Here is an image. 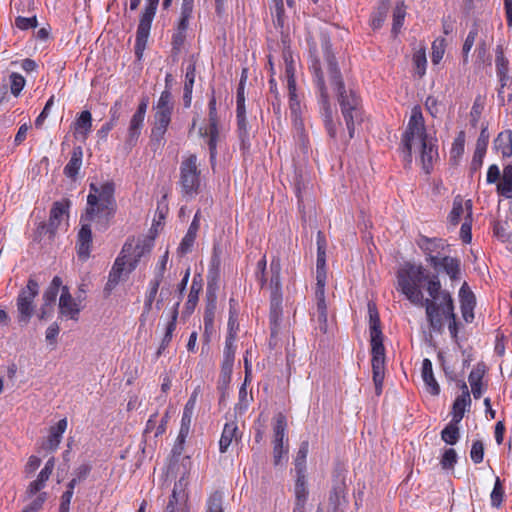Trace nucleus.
I'll use <instances>...</instances> for the list:
<instances>
[{"label":"nucleus","instance_id":"nucleus-1","mask_svg":"<svg viewBox=\"0 0 512 512\" xmlns=\"http://www.w3.org/2000/svg\"><path fill=\"white\" fill-rule=\"evenodd\" d=\"M397 290L414 305L426 308L427 319L433 330L443 326L439 310L450 321L456 319L450 293L441 289L438 275H430L422 265L405 263L397 272Z\"/></svg>","mask_w":512,"mask_h":512},{"label":"nucleus","instance_id":"nucleus-2","mask_svg":"<svg viewBox=\"0 0 512 512\" xmlns=\"http://www.w3.org/2000/svg\"><path fill=\"white\" fill-rule=\"evenodd\" d=\"M321 46L327 63L330 83L337 93L338 102L345 120L349 138L352 139L355 133V122L361 119V99L355 91L345 88L338 64L331 51L330 40L326 35H321Z\"/></svg>","mask_w":512,"mask_h":512},{"label":"nucleus","instance_id":"nucleus-3","mask_svg":"<svg viewBox=\"0 0 512 512\" xmlns=\"http://www.w3.org/2000/svg\"><path fill=\"white\" fill-rule=\"evenodd\" d=\"M405 158L411 162L413 150H418L424 171L429 174L438 157L435 140L426 133L424 118L419 107H414L407 128L402 136Z\"/></svg>","mask_w":512,"mask_h":512},{"label":"nucleus","instance_id":"nucleus-4","mask_svg":"<svg viewBox=\"0 0 512 512\" xmlns=\"http://www.w3.org/2000/svg\"><path fill=\"white\" fill-rule=\"evenodd\" d=\"M89 189L82 221L94 222L96 229L105 231L117 211L115 184L112 181H106L101 185L91 183Z\"/></svg>","mask_w":512,"mask_h":512},{"label":"nucleus","instance_id":"nucleus-5","mask_svg":"<svg viewBox=\"0 0 512 512\" xmlns=\"http://www.w3.org/2000/svg\"><path fill=\"white\" fill-rule=\"evenodd\" d=\"M154 109V124L151 129L150 140L153 145L156 144L159 146L162 144L164 135L171 123V117L174 109V102L170 89L162 91Z\"/></svg>","mask_w":512,"mask_h":512},{"label":"nucleus","instance_id":"nucleus-6","mask_svg":"<svg viewBox=\"0 0 512 512\" xmlns=\"http://www.w3.org/2000/svg\"><path fill=\"white\" fill-rule=\"evenodd\" d=\"M314 52L310 49L311 54V64L310 69L313 72L315 83L320 92V105H321V114L323 117V122L325 128L327 130L328 135L331 138H336L337 129L336 124L333 121V111L329 103V96L327 92V88L325 86L324 75L321 70L319 59L313 54Z\"/></svg>","mask_w":512,"mask_h":512},{"label":"nucleus","instance_id":"nucleus-7","mask_svg":"<svg viewBox=\"0 0 512 512\" xmlns=\"http://www.w3.org/2000/svg\"><path fill=\"white\" fill-rule=\"evenodd\" d=\"M201 170L198 167V159L191 154L181 161L179 184L184 197L192 198L199 193L201 185Z\"/></svg>","mask_w":512,"mask_h":512},{"label":"nucleus","instance_id":"nucleus-8","mask_svg":"<svg viewBox=\"0 0 512 512\" xmlns=\"http://www.w3.org/2000/svg\"><path fill=\"white\" fill-rule=\"evenodd\" d=\"M38 294L39 284L33 277H30L16 299L17 319L21 325H27L32 318L35 309L34 300Z\"/></svg>","mask_w":512,"mask_h":512},{"label":"nucleus","instance_id":"nucleus-9","mask_svg":"<svg viewBox=\"0 0 512 512\" xmlns=\"http://www.w3.org/2000/svg\"><path fill=\"white\" fill-rule=\"evenodd\" d=\"M159 1L160 0L145 1L146 4L144 11L140 16L135 41V54L139 59L142 57L143 51L145 50L150 35L151 25L155 17Z\"/></svg>","mask_w":512,"mask_h":512},{"label":"nucleus","instance_id":"nucleus-10","mask_svg":"<svg viewBox=\"0 0 512 512\" xmlns=\"http://www.w3.org/2000/svg\"><path fill=\"white\" fill-rule=\"evenodd\" d=\"M69 207L70 201L68 199L54 202L50 210L48 223L42 222L37 228L39 236L49 233L51 238L54 237L63 216L68 215Z\"/></svg>","mask_w":512,"mask_h":512},{"label":"nucleus","instance_id":"nucleus-11","mask_svg":"<svg viewBox=\"0 0 512 512\" xmlns=\"http://www.w3.org/2000/svg\"><path fill=\"white\" fill-rule=\"evenodd\" d=\"M372 353V372L373 381L375 384V391L377 395L382 392V385L384 380L385 370V348L383 343L371 344Z\"/></svg>","mask_w":512,"mask_h":512},{"label":"nucleus","instance_id":"nucleus-12","mask_svg":"<svg viewBox=\"0 0 512 512\" xmlns=\"http://www.w3.org/2000/svg\"><path fill=\"white\" fill-rule=\"evenodd\" d=\"M148 107V98H142L136 112L133 114L129 127L128 134L125 141L126 146L132 148L136 145L144 125V119Z\"/></svg>","mask_w":512,"mask_h":512},{"label":"nucleus","instance_id":"nucleus-13","mask_svg":"<svg viewBox=\"0 0 512 512\" xmlns=\"http://www.w3.org/2000/svg\"><path fill=\"white\" fill-rule=\"evenodd\" d=\"M430 266L436 271H444L452 281L459 279L460 260L450 256L431 257Z\"/></svg>","mask_w":512,"mask_h":512},{"label":"nucleus","instance_id":"nucleus-14","mask_svg":"<svg viewBox=\"0 0 512 512\" xmlns=\"http://www.w3.org/2000/svg\"><path fill=\"white\" fill-rule=\"evenodd\" d=\"M80 222L81 228L77 235V255L80 260L86 261L90 257L92 244V222L82 221V217L80 218Z\"/></svg>","mask_w":512,"mask_h":512},{"label":"nucleus","instance_id":"nucleus-15","mask_svg":"<svg viewBox=\"0 0 512 512\" xmlns=\"http://www.w3.org/2000/svg\"><path fill=\"white\" fill-rule=\"evenodd\" d=\"M416 243L426 255V262L429 264L431 257H440V252L445 248V243L441 238H429L425 235H419Z\"/></svg>","mask_w":512,"mask_h":512},{"label":"nucleus","instance_id":"nucleus-16","mask_svg":"<svg viewBox=\"0 0 512 512\" xmlns=\"http://www.w3.org/2000/svg\"><path fill=\"white\" fill-rule=\"evenodd\" d=\"M55 467V458L51 457L46 463L43 469L37 476V479L32 481L25 492L28 498H32L38 492H40L46 485V482L50 478Z\"/></svg>","mask_w":512,"mask_h":512},{"label":"nucleus","instance_id":"nucleus-17","mask_svg":"<svg viewBox=\"0 0 512 512\" xmlns=\"http://www.w3.org/2000/svg\"><path fill=\"white\" fill-rule=\"evenodd\" d=\"M126 266H128V262L126 261V255L118 256L112 266V269L108 276V281L104 288V292L107 295H109L111 291L118 285V283L122 279L124 272L128 274V268L126 269Z\"/></svg>","mask_w":512,"mask_h":512},{"label":"nucleus","instance_id":"nucleus-18","mask_svg":"<svg viewBox=\"0 0 512 512\" xmlns=\"http://www.w3.org/2000/svg\"><path fill=\"white\" fill-rule=\"evenodd\" d=\"M59 311L62 316L69 317L72 320L78 319L80 307L72 298L67 286L62 287V292L59 298Z\"/></svg>","mask_w":512,"mask_h":512},{"label":"nucleus","instance_id":"nucleus-19","mask_svg":"<svg viewBox=\"0 0 512 512\" xmlns=\"http://www.w3.org/2000/svg\"><path fill=\"white\" fill-rule=\"evenodd\" d=\"M462 317L467 323H471L474 319V308L476 305L475 295L467 288L464 283L459 292Z\"/></svg>","mask_w":512,"mask_h":512},{"label":"nucleus","instance_id":"nucleus-20","mask_svg":"<svg viewBox=\"0 0 512 512\" xmlns=\"http://www.w3.org/2000/svg\"><path fill=\"white\" fill-rule=\"evenodd\" d=\"M150 249V245H136L133 247L132 244L126 243L123 246L120 255H126V261L128 262L127 273H131L137 267L140 258L145 253L150 252Z\"/></svg>","mask_w":512,"mask_h":512},{"label":"nucleus","instance_id":"nucleus-21","mask_svg":"<svg viewBox=\"0 0 512 512\" xmlns=\"http://www.w3.org/2000/svg\"><path fill=\"white\" fill-rule=\"evenodd\" d=\"M368 312L371 344L383 343V334L380 325V318L376 306L374 304L369 303Z\"/></svg>","mask_w":512,"mask_h":512},{"label":"nucleus","instance_id":"nucleus-22","mask_svg":"<svg viewBox=\"0 0 512 512\" xmlns=\"http://www.w3.org/2000/svg\"><path fill=\"white\" fill-rule=\"evenodd\" d=\"M461 388L463 390L462 394L459 395L453 403L452 421L455 423H459L462 420L466 406L471 403L470 393L465 382L462 383Z\"/></svg>","mask_w":512,"mask_h":512},{"label":"nucleus","instance_id":"nucleus-23","mask_svg":"<svg viewBox=\"0 0 512 512\" xmlns=\"http://www.w3.org/2000/svg\"><path fill=\"white\" fill-rule=\"evenodd\" d=\"M270 289H271V297H274V301L277 304L278 297H282L281 293V263L279 258H273L270 263Z\"/></svg>","mask_w":512,"mask_h":512},{"label":"nucleus","instance_id":"nucleus-24","mask_svg":"<svg viewBox=\"0 0 512 512\" xmlns=\"http://www.w3.org/2000/svg\"><path fill=\"white\" fill-rule=\"evenodd\" d=\"M83 149L81 146L73 148L69 162L64 167V174L66 177L74 180L82 166Z\"/></svg>","mask_w":512,"mask_h":512},{"label":"nucleus","instance_id":"nucleus-25","mask_svg":"<svg viewBox=\"0 0 512 512\" xmlns=\"http://www.w3.org/2000/svg\"><path fill=\"white\" fill-rule=\"evenodd\" d=\"M234 342L235 341H233V336L226 337L221 370L224 377H229L232 372L235 359Z\"/></svg>","mask_w":512,"mask_h":512},{"label":"nucleus","instance_id":"nucleus-26","mask_svg":"<svg viewBox=\"0 0 512 512\" xmlns=\"http://www.w3.org/2000/svg\"><path fill=\"white\" fill-rule=\"evenodd\" d=\"M199 134L202 137L208 138L207 145H208L209 153H210V161L213 166L214 162L216 160V155H217V142H218V138H219L218 126H214V128L213 127H207L205 129L200 128Z\"/></svg>","mask_w":512,"mask_h":512},{"label":"nucleus","instance_id":"nucleus-27","mask_svg":"<svg viewBox=\"0 0 512 512\" xmlns=\"http://www.w3.org/2000/svg\"><path fill=\"white\" fill-rule=\"evenodd\" d=\"M66 428L67 420L65 418L59 420L55 426H52L49 431V436L45 448L52 451L56 450L61 442L62 435Z\"/></svg>","mask_w":512,"mask_h":512},{"label":"nucleus","instance_id":"nucleus-28","mask_svg":"<svg viewBox=\"0 0 512 512\" xmlns=\"http://www.w3.org/2000/svg\"><path fill=\"white\" fill-rule=\"evenodd\" d=\"M179 305H180V302L178 301L175 304V306L173 307V310L171 313V319L166 326V331H165L164 337H163L161 344L159 346V349L157 351V357H159L162 354V352L165 350V348L169 345V343L172 340L173 332L176 329Z\"/></svg>","mask_w":512,"mask_h":512},{"label":"nucleus","instance_id":"nucleus-29","mask_svg":"<svg viewBox=\"0 0 512 512\" xmlns=\"http://www.w3.org/2000/svg\"><path fill=\"white\" fill-rule=\"evenodd\" d=\"M494 148L500 152L503 157L512 156V131L505 130L500 132L494 140Z\"/></svg>","mask_w":512,"mask_h":512},{"label":"nucleus","instance_id":"nucleus-30","mask_svg":"<svg viewBox=\"0 0 512 512\" xmlns=\"http://www.w3.org/2000/svg\"><path fill=\"white\" fill-rule=\"evenodd\" d=\"M233 439H238V427L235 422L226 423L219 441V450L221 453L227 452Z\"/></svg>","mask_w":512,"mask_h":512},{"label":"nucleus","instance_id":"nucleus-31","mask_svg":"<svg viewBox=\"0 0 512 512\" xmlns=\"http://www.w3.org/2000/svg\"><path fill=\"white\" fill-rule=\"evenodd\" d=\"M422 378L432 395L440 393V386L433 374L432 362L428 358H425L422 362Z\"/></svg>","mask_w":512,"mask_h":512},{"label":"nucleus","instance_id":"nucleus-32","mask_svg":"<svg viewBox=\"0 0 512 512\" xmlns=\"http://www.w3.org/2000/svg\"><path fill=\"white\" fill-rule=\"evenodd\" d=\"M316 298V311L314 316L316 317V321L318 323L317 329L322 334L328 333V319H327V304L325 297H315Z\"/></svg>","mask_w":512,"mask_h":512},{"label":"nucleus","instance_id":"nucleus-33","mask_svg":"<svg viewBox=\"0 0 512 512\" xmlns=\"http://www.w3.org/2000/svg\"><path fill=\"white\" fill-rule=\"evenodd\" d=\"M497 192L507 199H512V164L504 167L502 177L497 183Z\"/></svg>","mask_w":512,"mask_h":512},{"label":"nucleus","instance_id":"nucleus-34","mask_svg":"<svg viewBox=\"0 0 512 512\" xmlns=\"http://www.w3.org/2000/svg\"><path fill=\"white\" fill-rule=\"evenodd\" d=\"M198 229H199V221H198V214H196L194 216L192 223L189 226V229H188L186 235L184 236V238L182 239V241L179 245V251L181 253L184 254L191 250V248L194 244V241L196 239V234H197Z\"/></svg>","mask_w":512,"mask_h":512},{"label":"nucleus","instance_id":"nucleus-35","mask_svg":"<svg viewBox=\"0 0 512 512\" xmlns=\"http://www.w3.org/2000/svg\"><path fill=\"white\" fill-rule=\"evenodd\" d=\"M61 287H63L62 279L59 276H55L42 296V300L46 302V306H54Z\"/></svg>","mask_w":512,"mask_h":512},{"label":"nucleus","instance_id":"nucleus-36","mask_svg":"<svg viewBox=\"0 0 512 512\" xmlns=\"http://www.w3.org/2000/svg\"><path fill=\"white\" fill-rule=\"evenodd\" d=\"M467 215L465 217V222L462 224L460 229V237L464 243H470L472 239L471 234V221H472V201H465Z\"/></svg>","mask_w":512,"mask_h":512},{"label":"nucleus","instance_id":"nucleus-37","mask_svg":"<svg viewBox=\"0 0 512 512\" xmlns=\"http://www.w3.org/2000/svg\"><path fill=\"white\" fill-rule=\"evenodd\" d=\"M500 81V88L498 89V99L501 104L505 103V88H512V77H509L508 72L504 74H497ZM507 102H512V91L507 93Z\"/></svg>","mask_w":512,"mask_h":512},{"label":"nucleus","instance_id":"nucleus-38","mask_svg":"<svg viewBox=\"0 0 512 512\" xmlns=\"http://www.w3.org/2000/svg\"><path fill=\"white\" fill-rule=\"evenodd\" d=\"M274 441L273 442H284L285 432L287 429V420L283 413H278L274 418Z\"/></svg>","mask_w":512,"mask_h":512},{"label":"nucleus","instance_id":"nucleus-39","mask_svg":"<svg viewBox=\"0 0 512 512\" xmlns=\"http://www.w3.org/2000/svg\"><path fill=\"white\" fill-rule=\"evenodd\" d=\"M458 423H455L451 421L441 432V438L442 440L449 444L454 445L457 443L460 434H459V428Z\"/></svg>","mask_w":512,"mask_h":512},{"label":"nucleus","instance_id":"nucleus-40","mask_svg":"<svg viewBox=\"0 0 512 512\" xmlns=\"http://www.w3.org/2000/svg\"><path fill=\"white\" fill-rule=\"evenodd\" d=\"M308 496V490L306 488V476L303 473L302 468L297 473V480L295 483V497L296 501L306 502Z\"/></svg>","mask_w":512,"mask_h":512},{"label":"nucleus","instance_id":"nucleus-41","mask_svg":"<svg viewBox=\"0 0 512 512\" xmlns=\"http://www.w3.org/2000/svg\"><path fill=\"white\" fill-rule=\"evenodd\" d=\"M47 498V492L41 491L34 495L32 498H28L26 496V499H30L31 501L23 508L22 512H39L42 509Z\"/></svg>","mask_w":512,"mask_h":512},{"label":"nucleus","instance_id":"nucleus-42","mask_svg":"<svg viewBox=\"0 0 512 512\" xmlns=\"http://www.w3.org/2000/svg\"><path fill=\"white\" fill-rule=\"evenodd\" d=\"M464 210H466L465 202H463L462 198L456 197L453 201V207L449 214V222L452 225H457L464 213Z\"/></svg>","mask_w":512,"mask_h":512},{"label":"nucleus","instance_id":"nucleus-43","mask_svg":"<svg viewBox=\"0 0 512 512\" xmlns=\"http://www.w3.org/2000/svg\"><path fill=\"white\" fill-rule=\"evenodd\" d=\"M327 279L326 266L316 265V290L315 297H325V285Z\"/></svg>","mask_w":512,"mask_h":512},{"label":"nucleus","instance_id":"nucleus-44","mask_svg":"<svg viewBox=\"0 0 512 512\" xmlns=\"http://www.w3.org/2000/svg\"><path fill=\"white\" fill-rule=\"evenodd\" d=\"M406 16V9L404 3H398L393 11V26L392 32L397 34L401 29Z\"/></svg>","mask_w":512,"mask_h":512},{"label":"nucleus","instance_id":"nucleus-45","mask_svg":"<svg viewBox=\"0 0 512 512\" xmlns=\"http://www.w3.org/2000/svg\"><path fill=\"white\" fill-rule=\"evenodd\" d=\"M76 130L87 134L92 127V116L88 110L82 111L75 122Z\"/></svg>","mask_w":512,"mask_h":512},{"label":"nucleus","instance_id":"nucleus-46","mask_svg":"<svg viewBox=\"0 0 512 512\" xmlns=\"http://www.w3.org/2000/svg\"><path fill=\"white\" fill-rule=\"evenodd\" d=\"M288 94L291 113L297 118V114L300 111V101L296 94V81L292 79L289 81Z\"/></svg>","mask_w":512,"mask_h":512},{"label":"nucleus","instance_id":"nucleus-47","mask_svg":"<svg viewBox=\"0 0 512 512\" xmlns=\"http://www.w3.org/2000/svg\"><path fill=\"white\" fill-rule=\"evenodd\" d=\"M446 48V41L444 38H437L432 43L431 60L433 64H439L442 60Z\"/></svg>","mask_w":512,"mask_h":512},{"label":"nucleus","instance_id":"nucleus-48","mask_svg":"<svg viewBox=\"0 0 512 512\" xmlns=\"http://www.w3.org/2000/svg\"><path fill=\"white\" fill-rule=\"evenodd\" d=\"M274 2V12L273 14V22L276 27L284 28L286 24V16L284 11L283 0H273Z\"/></svg>","mask_w":512,"mask_h":512},{"label":"nucleus","instance_id":"nucleus-49","mask_svg":"<svg viewBox=\"0 0 512 512\" xmlns=\"http://www.w3.org/2000/svg\"><path fill=\"white\" fill-rule=\"evenodd\" d=\"M162 281H159V279H153L149 284V291L146 295L145 302H144V313H148L151 308L152 304L155 300V297L157 295L159 286Z\"/></svg>","mask_w":512,"mask_h":512},{"label":"nucleus","instance_id":"nucleus-50","mask_svg":"<svg viewBox=\"0 0 512 512\" xmlns=\"http://www.w3.org/2000/svg\"><path fill=\"white\" fill-rule=\"evenodd\" d=\"M484 110V102L481 97H477L472 105L470 111V124L472 127L476 128L477 124L481 118L482 112Z\"/></svg>","mask_w":512,"mask_h":512},{"label":"nucleus","instance_id":"nucleus-51","mask_svg":"<svg viewBox=\"0 0 512 512\" xmlns=\"http://www.w3.org/2000/svg\"><path fill=\"white\" fill-rule=\"evenodd\" d=\"M329 500L330 503L334 506L335 510L342 504V502L345 500L343 482L334 485Z\"/></svg>","mask_w":512,"mask_h":512},{"label":"nucleus","instance_id":"nucleus-52","mask_svg":"<svg viewBox=\"0 0 512 512\" xmlns=\"http://www.w3.org/2000/svg\"><path fill=\"white\" fill-rule=\"evenodd\" d=\"M387 11H388L387 4L382 3V5H380L378 7L377 11H375L372 14L371 26L373 29H379L383 25V23L386 19V16H387Z\"/></svg>","mask_w":512,"mask_h":512},{"label":"nucleus","instance_id":"nucleus-53","mask_svg":"<svg viewBox=\"0 0 512 512\" xmlns=\"http://www.w3.org/2000/svg\"><path fill=\"white\" fill-rule=\"evenodd\" d=\"M316 265L326 266V240L321 231L317 234V261Z\"/></svg>","mask_w":512,"mask_h":512},{"label":"nucleus","instance_id":"nucleus-54","mask_svg":"<svg viewBox=\"0 0 512 512\" xmlns=\"http://www.w3.org/2000/svg\"><path fill=\"white\" fill-rule=\"evenodd\" d=\"M223 495L221 492H214L207 501V512H223Z\"/></svg>","mask_w":512,"mask_h":512},{"label":"nucleus","instance_id":"nucleus-55","mask_svg":"<svg viewBox=\"0 0 512 512\" xmlns=\"http://www.w3.org/2000/svg\"><path fill=\"white\" fill-rule=\"evenodd\" d=\"M477 35H478V29H477V27L474 26L469 31V33H468V35H467V37H466V39L464 41V44H463L462 54H463V62L464 63L468 62V55H469V52H470V50L472 49V47L474 45V42H475V39H476Z\"/></svg>","mask_w":512,"mask_h":512},{"label":"nucleus","instance_id":"nucleus-56","mask_svg":"<svg viewBox=\"0 0 512 512\" xmlns=\"http://www.w3.org/2000/svg\"><path fill=\"white\" fill-rule=\"evenodd\" d=\"M309 451V443L307 441L302 442L297 452L295 459V469L299 473V469L302 468L303 473L305 472V461Z\"/></svg>","mask_w":512,"mask_h":512},{"label":"nucleus","instance_id":"nucleus-57","mask_svg":"<svg viewBox=\"0 0 512 512\" xmlns=\"http://www.w3.org/2000/svg\"><path fill=\"white\" fill-rule=\"evenodd\" d=\"M457 453L455 449L449 448L446 449L444 454L442 455L440 464L443 469H453L455 464L457 463Z\"/></svg>","mask_w":512,"mask_h":512},{"label":"nucleus","instance_id":"nucleus-58","mask_svg":"<svg viewBox=\"0 0 512 512\" xmlns=\"http://www.w3.org/2000/svg\"><path fill=\"white\" fill-rule=\"evenodd\" d=\"M470 458L475 464H479L483 461L484 444L481 440H476L472 443Z\"/></svg>","mask_w":512,"mask_h":512},{"label":"nucleus","instance_id":"nucleus-59","mask_svg":"<svg viewBox=\"0 0 512 512\" xmlns=\"http://www.w3.org/2000/svg\"><path fill=\"white\" fill-rule=\"evenodd\" d=\"M464 145H465V132L460 131L458 133L457 137L454 139V142L452 144L451 157L452 158L460 157L464 152Z\"/></svg>","mask_w":512,"mask_h":512},{"label":"nucleus","instance_id":"nucleus-60","mask_svg":"<svg viewBox=\"0 0 512 512\" xmlns=\"http://www.w3.org/2000/svg\"><path fill=\"white\" fill-rule=\"evenodd\" d=\"M496 72L497 74H504V72H508V59L504 56V52L502 47L498 46L496 49Z\"/></svg>","mask_w":512,"mask_h":512},{"label":"nucleus","instance_id":"nucleus-61","mask_svg":"<svg viewBox=\"0 0 512 512\" xmlns=\"http://www.w3.org/2000/svg\"><path fill=\"white\" fill-rule=\"evenodd\" d=\"M10 82L11 93L14 96H18L25 85L24 77L18 73H12L10 75Z\"/></svg>","mask_w":512,"mask_h":512},{"label":"nucleus","instance_id":"nucleus-62","mask_svg":"<svg viewBox=\"0 0 512 512\" xmlns=\"http://www.w3.org/2000/svg\"><path fill=\"white\" fill-rule=\"evenodd\" d=\"M266 266H267L266 256L264 255L258 261L257 266H256V270H255V278L258 281V283L260 284L261 288H263L266 285V283H267V279H266V276H265Z\"/></svg>","mask_w":512,"mask_h":512},{"label":"nucleus","instance_id":"nucleus-63","mask_svg":"<svg viewBox=\"0 0 512 512\" xmlns=\"http://www.w3.org/2000/svg\"><path fill=\"white\" fill-rule=\"evenodd\" d=\"M504 495V490L502 488V484L500 479L497 477L495 481L494 488L491 492V503L494 507H499L502 503Z\"/></svg>","mask_w":512,"mask_h":512},{"label":"nucleus","instance_id":"nucleus-64","mask_svg":"<svg viewBox=\"0 0 512 512\" xmlns=\"http://www.w3.org/2000/svg\"><path fill=\"white\" fill-rule=\"evenodd\" d=\"M485 374V365L484 364H477L475 368L472 369V371L469 374L468 380L470 385H477L482 383V378Z\"/></svg>","mask_w":512,"mask_h":512}]
</instances>
